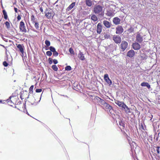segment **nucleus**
Instances as JSON below:
<instances>
[{"label":"nucleus","instance_id":"nucleus-1","mask_svg":"<svg viewBox=\"0 0 160 160\" xmlns=\"http://www.w3.org/2000/svg\"><path fill=\"white\" fill-rule=\"evenodd\" d=\"M93 12L95 14L102 16L104 15V10L102 6L98 5H96L93 8Z\"/></svg>","mask_w":160,"mask_h":160},{"label":"nucleus","instance_id":"nucleus-2","mask_svg":"<svg viewBox=\"0 0 160 160\" xmlns=\"http://www.w3.org/2000/svg\"><path fill=\"white\" fill-rule=\"evenodd\" d=\"M104 106L106 108L105 110L107 111L108 113H110L112 114L113 113L114 111L112 109V107L109 104L107 103Z\"/></svg>","mask_w":160,"mask_h":160},{"label":"nucleus","instance_id":"nucleus-3","mask_svg":"<svg viewBox=\"0 0 160 160\" xmlns=\"http://www.w3.org/2000/svg\"><path fill=\"white\" fill-rule=\"evenodd\" d=\"M120 44V48L122 51H124L127 48L128 46V43L124 41H122Z\"/></svg>","mask_w":160,"mask_h":160},{"label":"nucleus","instance_id":"nucleus-4","mask_svg":"<svg viewBox=\"0 0 160 160\" xmlns=\"http://www.w3.org/2000/svg\"><path fill=\"white\" fill-rule=\"evenodd\" d=\"M112 39L116 44H119L122 41L121 37L116 35H114L113 36Z\"/></svg>","mask_w":160,"mask_h":160},{"label":"nucleus","instance_id":"nucleus-5","mask_svg":"<svg viewBox=\"0 0 160 160\" xmlns=\"http://www.w3.org/2000/svg\"><path fill=\"white\" fill-rule=\"evenodd\" d=\"M144 35L140 33H138L136 36V40L138 43H141L143 41Z\"/></svg>","mask_w":160,"mask_h":160},{"label":"nucleus","instance_id":"nucleus-6","mask_svg":"<svg viewBox=\"0 0 160 160\" xmlns=\"http://www.w3.org/2000/svg\"><path fill=\"white\" fill-rule=\"evenodd\" d=\"M19 29L22 32H27L25 28L24 23L23 21H22L20 23Z\"/></svg>","mask_w":160,"mask_h":160},{"label":"nucleus","instance_id":"nucleus-7","mask_svg":"<svg viewBox=\"0 0 160 160\" xmlns=\"http://www.w3.org/2000/svg\"><path fill=\"white\" fill-rule=\"evenodd\" d=\"M116 33L117 34H121L123 32V29L122 27L120 25H118L116 28Z\"/></svg>","mask_w":160,"mask_h":160},{"label":"nucleus","instance_id":"nucleus-8","mask_svg":"<svg viewBox=\"0 0 160 160\" xmlns=\"http://www.w3.org/2000/svg\"><path fill=\"white\" fill-rule=\"evenodd\" d=\"M104 79L105 81L109 85H110L112 84V82L108 77V74H105L104 75Z\"/></svg>","mask_w":160,"mask_h":160},{"label":"nucleus","instance_id":"nucleus-9","mask_svg":"<svg viewBox=\"0 0 160 160\" xmlns=\"http://www.w3.org/2000/svg\"><path fill=\"white\" fill-rule=\"evenodd\" d=\"M17 48L18 49L19 51L21 53V55L22 56L24 55V46L22 45L19 44L17 46Z\"/></svg>","mask_w":160,"mask_h":160},{"label":"nucleus","instance_id":"nucleus-10","mask_svg":"<svg viewBox=\"0 0 160 160\" xmlns=\"http://www.w3.org/2000/svg\"><path fill=\"white\" fill-rule=\"evenodd\" d=\"M121 21V19L117 17L114 18L112 21L113 23L116 25L120 24Z\"/></svg>","mask_w":160,"mask_h":160},{"label":"nucleus","instance_id":"nucleus-11","mask_svg":"<svg viewBox=\"0 0 160 160\" xmlns=\"http://www.w3.org/2000/svg\"><path fill=\"white\" fill-rule=\"evenodd\" d=\"M132 46L133 48L135 50H138L141 48L140 45L138 42H137L133 43L132 44Z\"/></svg>","mask_w":160,"mask_h":160},{"label":"nucleus","instance_id":"nucleus-12","mask_svg":"<svg viewBox=\"0 0 160 160\" xmlns=\"http://www.w3.org/2000/svg\"><path fill=\"white\" fill-rule=\"evenodd\" d=\"M102 26L100 23H99L97 26V32L98 34H100L102 31Z\"/></svg>","mask_w":160,"mask_h":160},{"label":"nucleus","instance_id":"nucleus-13","mask_svg":"<svg viewBox=\"0 0 160 160\" xmlns=\"http://www.w3.org/2000/svg\"><path fill=\"white\" fill-rule=\"evenodd\" d=\"M135 55V52L133 50H130L128 52L127 56L130 58L133 57Z\"/></svg>","mask_w":160,"mask_h":160},{"label":"nucleus","instance_id":"nucleus-14","mask_svg":"<svg viewBox=\"0 0 160 160\" xmlns=\"http://www.w3.org/2000/svg\"><path fill=\"white\" fill-rule=\"evenodd\" d=\"M96 99H97L98 101L102 105H103L104 106L107 103L105 101L98 97H96L95 98Z\"/></svg>","mask_w":160,"mask_h":160},{"label":"nucleus","instance_id":"nucleus-15","mask_svg":"<svg viewBox=\"0 0 160 160\" xmlns=\"http://www.w3.org/2000/svg\"><path fill=\"white\" fill-rule=\"evenodd\" d=\"M122 109L124 110L126 113H130V108L128 107L125 104Z\"/></svg>","mask_w":160,"mask_h":160},{"label":"nucleus","instance_id":"nucleus-16","mask_svg":"<svg viewBox=\"0 0 160 160\" xmlns=\"http://www.w3.org/2000/svg\"><path fill=\"white\" fill-rule=\"evenodd\" d=\"M115 103L119 107H121L122 108L125 104L122 102H120L119 101H116L115 102Z\"/></svg>","mask_w":160,"mask_h":160},{"label":"nucleus","instance_id":"nucleus-17","mask_svg":"<svg viewBox=\"0 0 160 160\" xmlns=\"http://www.w3.org/2000/svg\"><path fill=\"white\" fill-rule=\"evenodd\" d=\"M78 57L80 60L82 61H83L85 59V58L82 52L80 51H79V52L78 54Z\"/></svg>","mask_w":160,"mask_h":160},{"label":"nucleus","instance_id":"nucleus-18","mask_svg":"<svg viewBox=\"0 0 160 160\" xmlns=\"http://www.w3.org/2000/svg\"><path fill=\"white\" fill-rule=\"evenodd\" d=\"M103 24L107 28H109L111 26V23L108 21L106 20H104L103 21Z\"/></svg>","mask_w":160,"mask_h":160},{"label":"nucleus","instance_id":"nucleus-19","mask_svg":"<svg viewBox=\"0 0 160 160\" xmlns=\"http://www.w3.org/2000/svg\"><path fill=\"white\" fill-rule=\"evenodd\" d=\"M141 86L142 87H146L148 89L151 88L150 85L147 82H142L141 83Z\"/></svg>","mask_w":160,"mask_h":160},{"label":"nucleus","instance_id":"nucleus-20","mask_svg":"<svg viewBox=\"0 0 160 160\" xmlns=\"http://www.w3.org/2000/svg\"><path fill=\"white\" fill-rule=\"evenodd\" d=\"M85 3L87 6L90 7L92 5V0H85Z\"/></svg>","mask_w":160,"mask_h":160},{"label":"nucleus","instance_id":"nucleus-21","mask_svg":"<svg viewBox=\"0 0 160 160\" xmlns=\"http://www.w3.org/2000/svg\"><path fill=\"white\" fill-rule=\"evenodd\" d=\"M76 4L75 2L72 3L66 9V10L69 11L71 10L75 6Z\"/></svg>","mask_w":160,"mask_h":160},{"label":"nucleus","instance_id":"nucleus-22","mask_svg":"<svg viewBox=\"0 0 160 160\" xmlns=\"http://www.w3.org/2000/svg\"><path fill=\"white\" fill-rule=\"evenodd\" d=\"M106 14L109 17L113 16L114 15V12L111 10H108Z\"/></svg>","mask_w":160,"mask_h":160},{"label":"nucleus","instance_id":"nucleus-23","mask_svg":"<svg viewBox=\"0 0 160 160\" xmlns=\"http://www.w3.org/2000/svg\"><path fill=\"white\" fill-rule=\"evenodd\" d=\"M48 10V9H46L45 13V16L47 17L48 19H50L52 17V14L51 12H47V11Z\"/></svg>","mask_w":160,"mask_h":160},{"label":"nucleus","instance_id":"nucleus-24","mask_svg":"<svg viewBox=\"0 0 160 160\" xmlns=\"http://www.w3.org/2000/svg\"><path fill=\"white\" fill-rule=\"evenodd\" d=\"M119 122L120 126H122V128L123 129L125 127V122L123 121L120 120V121H119Z\"/></svg>","mask_w":160,"mask_h":160},{"label":"nucleus","instance_id":"nucleus-25","mask_svg":"<svg viewBox=\"0 0 160 160\" xmlns=\"http://www.w3.org/2000/svg\"><path fill=\"white\" fill-rule=\"evenodd\" d=\"M91 19L94 21H96L98 20L97 17L95 14H93L91 16Z\"/></svg>","mask_w":160,"mask_h":160},{"label":"nucleus","instance_id":"nucleus-26","mask_svg":"<svg viewBox=\"0 0 160 160\" xmlns=\"http://www.w3.org/2000/svg\"><path fill=\"white\" fill-rule=\"evenodd\" d=\"M2 13L4 16V18L5 19H7L8 18V16L7 14V13L5 10H2Z\"/></svg>","mask_w":160,"mask_h":160},{"label":"nucleus","instance_id":"nucleus-27","mask_svg":"<svg viewBox=\"0 0 160 160\" xmlns=\"http://www.w3.org/2000/svg\"><path fill=\"white\" fill-rule=\"evenodd\" d=\"M12 97V96H10V97L9 98H8V99H7V102L8 103V104H10V105L11 106H12V105H11V104L12 103V104H13L14 103L12 102V100H11V98Z\"/></svg>","mask_w":160,"mask_h":160},{"label":"nucleus","instance_id":"nucleus-28","mask_svg":"<svg viewBox=\"0 0 160 160\" xmlns=\"http://www.w3.org/2000/svg\"><path fill=\"white\" fill-rule=\"evenodd\" d=\"M52 68L55 71H57L58 70V68L55 65H53L52 66Z\"/></svg>","mask_w":160,"mask_h":160},{"label":"nucleus","instance_id":"nucleus-29","mask_svg":"<svg viewBox=\"0 0 160 160\" xmlns=\"http://www.w3.org/2000/svg\"><path fill=\"white\" fill-rule=\"evenodd\" d=\"M117 47V45L114 44H110L109 46V47L110 48H112V49H116Z\"/></svg>","mask_w":160,"mask_h":160},{"label":"nucleus","instance_id":"nucleus-30","mask_svg":"<svg viewBox=\"0 0 160 160\" xmlns=\"http://www.w3.org/2000/svg\"><path fill=\"white\" fill-rule=\"evenodd\" d=\"M34 26L38 30L39 29V24L38 22V21L34 22Z\"/></svg>","mask_w":160,"mask_h":160},{"label":"nucleus","instance_id":"nucleus-31","mask_svg":"<svg viewBox=\"0 0 160 160\" xmlns=\"http://www.w3.org/2000/svg\"><path fill=\"white\" fill-rule=\"evenodd\" d=\"M34 87L33 85H32L29 88V93L32 94L33 93V89Z\"/></svg>","mask_w":160,"mask_h":160},{"label":"nucleus","instance_id":"nucleus-32","mask_svg":"<svg viewBox=\"0 0 160 160\" xmlns=\"http://www.w3.org/2000/svg\"><path fill=\"white\" fill-rule=\"evenodd\" d=\"M45 44L46 45V46L48 47L50 45V42L49 40H46L45 41Z\"/></svg>","mask_w":160,"mask_h":160},{"label":"nucleus","instance_id":"nucleus-33","mask_svg":"<svg viewBox=\"0 0 160 160\" xmlns=\"http://www.w3.org/2000/svg\"><path fill=\"white\" fill-rule=\"evenodd\" d=\"M49 49L50 50V51L51 52H53L55 51H56L55 48L52 46H50L49 47Z\"/></svg>","mask_w":160,"mask_h":160},{"label":"nucleus","instance_id":"nucleus-34","mask_svg":"<svg viewBox=\"0 0 160 160\" xmlns=\"http://www.w3.org/2000/svg\"><path fill=\"white\" fill-rule=\"evenodd\" d=\"M31 21L33 23H34V22H35L37 21V19L35 20L34 18V16L33 15H32L31 16Z\"/></svg>","mask_w":160,"mask_h":160},{"label":"nucleus","instance_id":"nucleus-35","mask_svg":"<svg viewBox=\"0 0 160 160\" xmlns=\"http://www.w3.org/2000/svg\"><path fill=\"white\" fill-rule=\"evenodd\" d=\"M71 69L72 68L70 66H67L65 67V70L66 71H70Z\"/></svg>","mask_w":160,"mask_h":160},{"label":"nucleus","instance_id":"nucleus-36","mask_svg":"<svg viewBox=\"0 0 160 160\" xmlns=\"http://www.w3.org/2000/svg\"><path fill=\"white\" fill-rule=\"evenodd\" d=\"M5 24L7 29L10 28V25L9 23L8 22L6 21L5 23Z\"/></svg>","mask_w":160,"mask_h":160},{"label":"nucleus","instance_id":"nucleus-37","mask_svg":"<svg viewBox=\"0 0 160 160\" xmlns=\"http://www.w3.org/2000/svg\"><path fill=\"white\" fill-rule=\"evenodd\" d=\"M69 51L70 53L71 54H73V55L74 54V50H73V49L72 48H71L69 49Z\"/></svg>","mask_w":160,"mask_h":160},{"label":"nucleus","instance_id":"nucleus-38","mask_svg":"<svg viewBox=\"0 0 160 160\" xmlns=\"http://www.w3.org/2000/svg\"><path fill=\"white\" fill-rule=\"evenodd\" d=\"M128 31L129 33H131L134 32V29L132 27H131L128 30Z\"/></svg>","mask_w":160,"mask_h":160},{"label":"nucleus","instance_id":"nucleus-39","mask_svg":"<svg viewBox=\"0 0 160 160\" xmlns=\"http://www.w3.org/2000/svg\"><path fill=\"white\" fill-rule=\"evenodd\" d=\"M46 55L49 56H50L52 55V52L50 51H48L46 52Z\"/></svg>","mask_w":160,"mask_h":160},{"label":"nucleus","instance_id":"nucleus-40","mask_svg":"<svg viewBox=\"0 0 160 160\" xmlns=\"http://www.w3.org/2000/svg\"><path fill=\"white\" fill-rule=\"evenodd\" d=\"M53 55L55 57H57L58 55V53L56 50L55 51L53 52Z\"/></svg>","mask_w":160,"mask_h":160},{"label":"nucleus","instance_id":"nucleus-41","mask_svg":"<svg viewBox=\"0 0 160 160\" xmlns=\"http://www.w3.org/2000/svg\"><path fill=\"white\" fill-rule=\"evenodd\" d=\"M52 59L51 58H49L48 60V63L50 64H51L52 63Z\"/></svg>","mask_w":160,"mask_h":160},{"label":"nucleus","instance_id":"nucleus-42","mask_svg":"<svg viewBox=\"0 0 160 160\" xmlns=\"http://www.w3.org/2000/svg\"><path fill=\"white\" fill-rule=\"evenodd\" d=\"M157 149L156 151H157V153L158 154L160 153V151H159V148H160V147L159 146H157L156 147Z\"/></svg>","mask_w":160,"mask_h":160},{"label":"nucleus","instance_id":"nucleus-43","mask_svg":"<svg viewBox=\"0 0 160 160\" xmlns=\"http://www.w3.org/2000/svg\"><path fill=\"white\" fill-rule=\"evenodd\" d=\"M3 64L5 67H7L8 65V63L5 61L3 62Z\"/></svg>","mask_w":160,"mask_h":160},{"label":"nucleus","instance_id":"nucleus-44","mask_svg":"<svg viewBox=\"0 0 160 160\" xmlns=\"http://www.w3.org/2000/svg\"><path fill=\"white\" fill-rule=\"evenodd\" d=\"M110 37V35L107 34H105L104 36V37L105 38L108 39Z\"/></svg>","mask_w":160,"mask_h":160},{"label":"nucleus","instance_id":"nucleus-45","mask_svg":"<svg viewBox=\"0 0 160 160\" xmlns=\"http://www.w3.org/2000/svg\"><path fill=\"white\" fill-rule=\"evenodd\" d=\"M42 91V89L41 88L40 89H37L36 90V92H40Z\"/></svg>","mask_w":160,"mask_h":160},{"label":"nucleus","instance_id":"nucleus-46","mask_svg":"<svg viewBox=\"0 0 160 160\" xmlns=\"http://www.w3.org/2000/svg\"><path fill=\"white\" fill-rule=\"evenodd\" d=\"M53 62L54 64H56L58 63V61L57 60L55 59H54L53 60Z\"/></svg>","mask_w":160,"mask_h":160},{"label":"nucleus","instance_id":"nucleus-47","mask_svg":"<svg viewBox=\"0 0 160 160\" xmlns=\"http://www.w3.org/2000/svg\"><path fill=\"white\" fill-rule=\"evenodd\" d=\"M40 7V10L42 12H43V8H42V6H41V5L39 6Z\"/></svg>","mask_w":160,"mask_h":160},{"label":"nucleus","instance_id":"nucleus-48","mask_svg":"<svg viewBox=\"0 0 160 160\" xmlns=\"http://www.w3.org/2000/svg\"><path fill=\"white\" fill-rule=\"evenodd\" d=\"M17 19L18 20H19L21 19V17L20 15H18L17 17Z\"/></svg>","mask_w":160,"mask_h":160},{"label":"nucleus","instance_id":"nucleus-49","mask_svg":"<svg viewBox=\"0 0 160 160\" xmlns=\"http://www.w3.org/2000/svg\"><path fill=\"white\" fill-rule=\"evenodd\" d=\"M148 140L149 141V140H151V141H152V136L151 135V136H150L148 138Z\"/></svg>","mask_w":160,"mask_h":160},{"label":"nucleus","instance_id":"nucleus-50","mask_svg":"<svg viewBox=\"0 0 160 160\" xmlns=\"http://www.w3.org/2000/svg\"><path fill=\"white\" fill-rule=\"evenodd\" d=\"M14 11H15V12H18V9L16 8H14Z\"/></svg>","mask_w":160,"mask_h":160},{"label":"nucleus","instance_id":"nucleus-51","mask_svg":"<svg viewBox=\"0 0 160 160\" xmlns=\"http://www.w3.org/2000/svg\"><path fill=\"white\" fill-rule=\"evenodd\" d=\"M26 112H27V114H28V115H29V114H28V112L27 111H26Z\"/></svg>","mask_w":160,"mask_h":160},{"label":"nucleus","instance_id":"nucleus-52","mask_svg":"<svg viewBox=\"0 0 160 160\" xmlns=\"http://www.w3.org/2000/svg\"><path fill=\"white\" fill-rule=\"evenodd\" d=\"M141 127H142V128H143V125H141Z\"/></svg>","mask_w":160,"mask_h":160},{"label":"nucleus","instance_id":"nucleus-53","mask_svg":"<svg viewBox=\"0 0 160 160\" xmlns=\"http://www.w3.org/2000/svg\"><path fill=\"white\" fill-rule=\"evenodd\" d=\"M2 102V100H0V102Z\"/></svg>","mask_w":160,"mask_h":160},{"label":"nucleus","instance_id":"nucleus-54","mask_svg":"<svg viewBox=\"0 0 160 160\" xmlns=\"http://www.w3.org/2000/svg\"><path fill=\"white\" fill-rule=\"evenodd\" d=\"M151 116H152V118H151V119H150V120H151V119H152V115H151Z\"/></svg>","mask_w":160,"mask_h":160},{"label":"nucleus","instance_id":"nucleus-55","mask_svg":"<svg viewBox=\"0 0 160 160\" xmlns=\"http://www.w3.org/2000/svg\"><path fill=\"white\" fill-rule=\"evenodd\" d=\"M156 140L157 141L158 140V138H157Z\"/></svg>","mask_w":160,"mask_h":160},{"label":"nucleus","instance_id":"nucleus-56","mask_svg":"<svg viewBox=\"0 0 160 160\" xmlns=\"http://www.w3.org/2000/svg\"><path fill=\"white\" fill-rule=\"evenodd\" d=\"M1 46H3V47H4V46L3 45H1Z\"/></svg>","mask_w":160,"mask_h":160},{"label":"nucleus","instance_id":"nucleus-57","mask_svg":"<svg viewBox=\"0 0 160 160\" xmlns=\"http://www.w3.org/2000/svg\"><path fill=\"white\" fill-rule=\"evenodd\" d=\"M48 48H46V50H48Z\"/></svg>","mask_w":160,"mask_h":160},{"label":"nucleus","instance_id":"nucleus-58","mask_svg":"<svg viewBox=\"0 0 160 160\" xmlns=\"http://www.w3.org/2000/svg\"><path fill=\"white\" fill-rule=\"evenodd\" d=\"M29 95H28V97H27V98H29Z\"/></svg>","mask_w":160,"mask_h":160}]
</instances>
